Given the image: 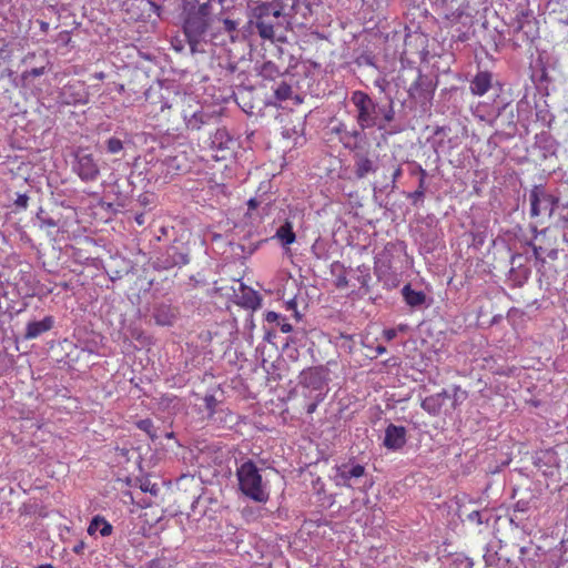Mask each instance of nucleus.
Segmentation results:
<instances>
[{
	"label": "nucleus",
	"mask_w": 568,
	"mask_h": 568,
	"mask_svg": "<svg viewBox=\"0 0 568 568\" xmlns=\"http://www.w3.org/2000/svg\"><path fill=\"white\" fill-rule=\"evenodd\" d=\"M300 378L302 395L306 399L304 408L308 415H312L318 404L325 399L326 394L323 388L327 379V369L324 366L310 367L301 373Z\"/></svg>",
	"instance_id": "nucleus-1"
},
{
	"label": "nucleus",
	"mask_w": 568,
	"mask_h": 568,
	"mask_svg": "<svg viewBox=\"0 0 568 568\" xmlns=\"http://www.w3.org/2000/svg\"><path fill=\"white\" fill-rule=\"evenodd\" d=\"M240 490L248 498L257 503H265L268 493L263 484L262 476L255 463L251 459L244 462L236 469Z\"/></svg>",
	"instance_id": "nucleus-2"
},
{
	"label": "nucleus",
	"mask_w": 568,
	"mask_h": 568,
	"mask_svg": "<svg viewBox=\"0 0 568 568\" xmlns=\"http://www.w3.org/2000/svg\"><path fill=\"white\" fill-rule=\"evenodd\" d=\"M254 24L258 36L264 40L274 41L275 29L281 26L283 4L280 1L262 2L253 9Z\"/></svg>",
	"instance_id": "nucleus-3"
},
{
	"label": "nucleus",
	"mask_w": 568,
	"mask_h": 568,
	"mask_svg": "<svg viewBox=\"0 0 568 568\" xmlns=\"http://www.w3.org/2000/svg\"><path fill=\"white\" fill-rule=\"evenodd\" d=\"M351 101L356 108L357 116L356 122L362 130L377 126L384 129L381 124L379 111L381 108L373 101V99L364 91L356 90L352 93Z\"/></svg>",
	"instance_id": "nucleus-4"
},
{
	"label": "nucleus",
	"mask_w": 568,
	"mask_h": 568,
	"mask_svg": "<svg viewBox=\"0 0 568 568\" xmlns=\"http://www.w3.org/2000/svg\"><path fill=\"white\" fill-rule=\"evenodd\" d=\"M558 231L550 227L537 233L531 243L536 260L542 263L546 258L556 260L558 257Z\"/></svg>",
	"instance_id": "nucleus-5"
},
{
	"label": "nucleus",
	"mask_w": 568,
	"mask_h": 568,
	"mask_svg": "<svg viewBox=\"0 0 568 568\" xmlns=\"http://www.w3.org/2000/svg\"><path fill=\"white\" fill-rule=\"evenodd\" d=\"M213 26L214 23L203 16L193 10L189 11L183 29L192 52L197 51V47L202 42L204 34L209 30H212Z\"/></svg>",
	"instance_id": "nucleus-6"
},
{
	"label": "nucleus",
	"mask_w": 568,
	"mask_h": 568,
	"mask_svg": "<svg viewBox=\"0 0 568 568\" xmlns=\"http://www.w3.org/2000/svg\"><path fill=\"white\" fill-rule=\"evenodd\" d=\"M172 104L162 88H150L145 92L144 113L154 120H169Z\"/></svg>",
	"instance_id": "nucleus-7"
},
{
	"label": "nucleus",
	"mask_w": 568,
	"mask_h": 568,
	"mask_svg": "<svg viewBox=\"0 0 568 568\" xmlns=\"http://www.w3.org/2000/svg\"><path fill=\"white\" fill-rule=\"evenodd\" d=\"M529 202L531 216H551L558 197L548 193L542 185H535L529 192Z\"/></svg>",
	"instance_id": "nucleus-8"
},
{
	"label": "nucleus",
	"mask_w": 568,
	"mask_h": 568,
	"mask_svg": "<svg viewBox=\"0 0 568 568\" xmlns=\"http://www.w3.org/2000/svg\"><path fill=\"white\" fill-rule=\"evenodd\" d=\"M514 32L521 33V40L527 42H532L538 37V21L531 10H521L516 14Z\"/></svg>",
	"instance_id": "nucleus-9"
},
{
	"label": "nucleus",
	"mask_w": 568,
	"mask_h": 568,
	"mask_svg": "<svg viewBox=\"0 0 568 568\" xmlns=\"http://www.w3.org/2000/svg\"><path fill=\"white\" fill-rule=\"evenodd\" d=\"M74 172L83 182H92L100 175V169L91 153L79 150L75 154Z\"/></svg>",
	"instance_id": "nucleus-10"
},
{
	"label": "nucleus",
	"mask_w": 568,
	"mask_h": 568,
	"mask_svg": "<svg viewBox=\"0 0 568 568\" xmlns=\"http://www.w3.org/2000/svg\"><path fill=\"white\" fill-rule=\"evenodd\" d=\"M234 140L226 129H217L210 138V149L215 151L213 159L216 161L224 160L227 152H231Z\"/></svg>",
	"instance_id": "nucleus-11"
},
{
	"label": "nucleus",
	"mask_w": 568,
	"mask_h": 568,
	"mask_svg": "<svg viewBox=\"0 0 568 568\" xmlns=\"http://www.w3.org/2000/svg\"><path fill=\"white\" fill-rule=\"evenodd\" d=\"M407 442V429L404 426L389 424L385 429L383 445L393 452L400 450Z\"/></svg>",
	"instance_id": "nucleus-12"
},
{
	"label": "nucleus",
	"mask_w": 568,
	"mask_h": 568,
	"mask_svg": "<svg viewBox=\"0 0 568 568\" xmlns=\"http://www.w3.org/2000/svg\"><path fill=\"white\" fill-rule=\"evenodd\" d=\"M182 116L186 130L190 131H200L205 124H209L212 119V115L201 108L193 111L183 109Z\"/></svg>",
	"instance_id": "nucleus-13"
},
{
	"label": "nucleus",
	"mask_w": 568,
	"mask_h": 568,
	"mask_svg": "<svg viewBox=\"0 0 568 568\" xmlns=\"http://www.w3.org/2000/svg\"><path fill=\"white\" fill-rule=\"evenodd\" d=\"M376 165L367 152L357 151L354 153V173L358 180L376 172Z\"/></svg>",
	"instance_id": "nucleus-14"
},
{
	"label": "nucleus",
	"mask_w": 568,
	"mask_h": 568,
	"mask_svg": "<svg viewBox=\"0 0 568 568\" xmlns=\"http://www.w3.org/2000/svg\"><path fill=\"white\" fill-rule=\"evenodd\" d=\"M239 23L229 18L216 17L215 24L212 27L211 38L215 40L221 34H225L230 40L234 41L237 32Z\"/></svg>",
	"instance_id": "nucleus-15"
},
{
	"label": "nucleus",
	"mask_w": 568,
	"mask_h": 568,
	"mask_svg": "<svg viewBox=\"0 0 568 568\" xmlns=\"http://www.w3.org/2000/svg\"><path fill=\"white\" fill-rule=\"evenodd\" d=\"M183 158L180 155L168 156L160 162V170L163 173V181L168 182L173 175L180 174L185 171L182 163Z\"/></svg>",
	"instance_id": "nucleus-16"
},
{
	"label": "nucleus",
	"mask_w": 568,
	"mask_h": 568,
	"mask_svg": "<svg viewBox=\"0 0 568 568\" xmlns=\"http://www.w3.org/2000/svg\"><path fill=\"white\" fill-rule=\"evenodd\" d=\"M493 74L488 71H479L470 81V92L474 95L481 97L491 88Z\"/></svg>",
	"instance_id": "nucleus-17"
},
{
	"label": "nucleus",
	"mask_w": 568,
	"mask_h": 568,
	"mask_svg": "<svg viewBox=\"0 0 568 568\" xmlns=\"http://www.w3.org/2000/svg\"><path fill=\"white\" fill-rule=\"evenodd\" d=\"M446 398H448V393L444 389L437 394L425 397L422 400L420 406L428 414L437 416L440 413Z\"/></svg>",
	"instance_id": "nucleus-18"
},
{
	"label": "nucleus",
	"mask_w": 568,
	"mask_h": 568,
	"mask_svg": "<svg viewBox=\"0 0 568 568\" xmlns=\"http://www.w3.org/2000/svg\"><path fill=\"white\" fill-rule=\"evenodd\" d=\"M336 471L337 485L349 486L348 481L352 478H359L365 474V467L359 464L353 465L352 467L342 465L337 467Z\"/></svg>",
	"instance_id": "nucleus-19"
},
{
	"label": "nucleus",
	"mask_w": 568,
	"mask_h": 568,
	"mask_svg": "<svg viewBox=\"0 0 568 568\" xmlns=\"http://www.w3.org/2000/svg\"><path fill=\"white\" fill-rule=\"evenodd\" d=\"M196 4L197 6L192 8L191 10L203 16L204 18L209 19L211 22L215 24L216 17L219 16L215 12V7H217L221 10L222 0H196Z\"/></svg>",
	"instance_id": "nucleus-20"
},
{
	"label": "nucleus",
	"mask_w": 568,
	"mask_h": 568,
	"mask_svg": "<svg viewBox=\"0 0 568 568\" xmlns=\"http://www.w3.org/2000/svg\"><path fill=\"white\" fill-rule=\"evenodd\" d=\"M53 326L52 316H45L42 321H34L27 324L24 337L27 339H33L41 334L50 331Z\"/></svg>",
	"instance_id": "nucleus-21"
},
{
	"label": "nucleus",
	"mask_w": 568,
	"mask_h": 568,
	"mask_svg": "<svg viewBox=\"0 0 568 568\" xmlns=\"http://www.w3.org/2000/svg\"><path fill=\"white\" fill-rule=\"evenodd\" d=\"M153 317L159 326H172L176 318V312L170 305H160L154 310Z\"/></svg>",
	"instance_id": "nucleus-22"
},
{
	"label": "nucleus",
	"mask_w": 568,
	"mask_h": 568,
	"mask_svg": "<svg viewBox=\"0 0 568 568\" xmlns=\"http://www.w3.org/2000/svg\"><path fill=\"white\" fill-rule=\"evenodd\" d=\"M334 131L339 135V141L347 149L354 150L357 148V140L361 136V132L358 130H347L346 125L341 123L338 126L334 129Z\"/></svg>",
	"instance_id": "nucleus-23"
},
{
	"label": "nucleus",
	"mask_w": 568,
	"mask_h": 568,
	"mask_svg": "<svg viewBox=\"0 0 568 568\" xmlns=\"http://www.w3.org/2000/svg\"><path fill=\"white\" fill-rule=\"evenodd\" d=\"M112 530V525L100 515L94 516L88 527L89 535H94L99 531V534L103 537L110 536Z\"/></svg>",
	"instance_id": "nucleus-24"
},
{
	"label": "nucleus",
	"mask_w": 568,
	"mask_h": 568,
	"mask_svg": "<svg viewBox=\"0 0 568 568\" xmlns=\"http://www.w3.org/2000/svg\"><path fill=\"white\" fill-rule=\"evenodd\" d=\"M275 236L284 246L293 244L296 241V235L293 231L292 222L286 220L284 224L277 229Z\"/></svg>",
	"instance_id": "nucleus-25"
},
{
	"label": "nucleus",
	"mask_w": 568,
	"mask_h": 568,
	"mask_svg": "<svg viewBox=\"0 0 568 568\" xmlns=\"http://www.w3.org/2000/svg\"><path fill=\"white\" fill-rule=\"evenodd\" d=\"M402 294L405 302L413 307L422 305L426 300V295L422 291L413 290L409 284L403 287Z\"/></svg>",
	"instance_id": "nucleus-26"
},
{
	"label": "nucleus",
	"mask_w": 568,
	"mask_h": 568,
	"mask_svg": "<svg viewBox=\"0 0 568 568\" xmlns=\"http://www.w3.org/2000/svg\"><path fill=\"white\" fill-rule=\"evenodd\" d=\"M241 305L251 310H256L257 307H260L261 297L258 293L251 288L242 287Z\"/></svg>",
	"instance_id": "nucleus-27"
},
{
	"label": "nucleus",
	"mask_w": 568,
	"mask_h": 568,
	"mask_svg": "<svg viewBox=\"0 0 568 568\" xmlns=\"http://www.w3.org/2000/svg\"><path fill=\"white\" fill-rule=\"evenodd\" d=\"M424 79L423 75L419 73L416 80L410 84L408 89V94L410 98L415 100H422L427 99L428 93L426 90H424Z\"/></svg>",
	"instance_id": "nucleus-28"
},
{
	"label": "nucleus",
	"mask_w": 568,
	"mask_h": 568,
	"mask_svg": "<svg viewBox=\"0 0 568 568\" xmlns=\"http://www.w3.org/2000/svg\"><path fill=\"white\" fill-rule=\"evenodd\" d=\"M332 273L335 275V286L339 290L346 288L348 286V280L346 276V271L343 264L335 263L332 266Z\"/></svg>",
	"instance_id": "nucleus-29"
},
{
	"label": "nucleus",
	"mask_w": 568,
	"mask_h": 568,
	"mask_svg": "<svg viewBox=\"0 0 568 568\" xmlns=\"http://www.w3.org/2000/svg\"><path fill=\"white\" fill-rule=\"evenodd\" d=\"M274 94L276 100L278 101H286L292 98L293 90L290 84L286 82H281L277 88L274 90Z\"/></svg>",
	"instance_id": "nucleus-30"
},
{
	"label": "nucleus",
	"mask_w": 568,
	"mask_h": 568,
	"mask_svg": "<svg viewBox=\"0 0 568 568\" xmlns=\"http://www.w3.org/2000/svg\"><path fill=\"white\" fill-rule=\"evenodd\" d=\"M136 427L144 432L152 440H154L158 437L153 422L150 418L136 422Z\"/></svg>",
	"instance_id": "nucleus-31"
},
{
	"label": "nucleus",
	"mask_w": 568,
	"mask_h": 568,
	"mask_svg": "<svg viewBox=\"0 0 568 568\" xmlns=\"http://www.w3.org/2000/svg\"><path fill=\"white\" fill-rule=\"evenodd\" d=\"M123 150V142L115 136H112L106 140V151L110 154L120 153Z\"/></svg>",
	"instance_id": "nucleus-32"
},
{
	"label": "nucleus",
	"mask_w": 568,
	"mask_h": 568,
	"mask_svg": "<svg viewBox=\"0 0 568 568\" xmlns=\"http://www.w3.org/2000/svg\"><path fill=\"white\" fill-rule=\"evenodd\" d=\"M426 192V183L423 181V179H419L417 189L409 194V199L413 200L415 203L417 200H422Z\"/></svg>",
	"instance_id": "nucleus-33"
},
{
	"label": "nucleus",
	"mask_w": 568,
	"mask_h": 568,
	"mask_svg": "<svg viewBox=\"0 0 568 568\" xmlns=\"http://www.w3.org/2000/svg\"><path fill=\"white\" fill-rule=\"evenodd\" d=\"M379 114L383 115V119L381 120V124L386 126L387 123L392 122L394 120V110L393 106L389 105L387 109H382L379 111Z\"/></svg>",
	"instance_id": "nucleus-34"
},
{
	"label": "nucleus",
	"mask_w": 568,
	"mask_h": 568,
	"mask_svg": "<svg viewBox=\"0 0 568 568\" xmlns=\"http://www.w3.org/2000/svg\"><path fill=\"white\" fill-rule=\"evenodd\" d=\"M283 317L276 313V312H273V311H270L265 314V321L267 323H280V321L282 320Z\"/></svg>",
	"instance_id": "nucleus-35"
},
{
	"label": "nucleus",
	"mask_w": 568,
	"mask_h": 568,
	"mask_svg": "<svg viewBox=\"0 0 568 568\" xmlns=\"http://www.w3.org/2000/svg\"><path fill=\"white\" fill-rule=\"evenodd\" d=\"M28 202H29V197L26 195V194H20L18 195L14 204L18 206V207H21V209H27L28 206Z\"/></svg>",
	"instance_id": "nucleus-36"
},
{
	"label": "nucleus",
	"mask_w": 568,
	"mask_h": 568,
	"mask_svg": "<svg viewBox=\"0 0 568 568\" xmlns=\"http://www.w3.org/2000/svg\"><path fill=\"white\" fill-rule=\"evenodd\" d=\"M402 174H403V170H402V166L398 164V165H396V168L394 169V171L392 173V185H393V187L395 186L396 182L399 180Z\"/></svg>",
	"instance_id": "nucleus-37"
},
{
	"label": "nucleus",
	"mask_w": 568,
	"mask_h": 568,
	"mask_svg": "<svg viewBox=\"0 0 568 568\" xmlns=\"http://www.w3.org/2000/svg\"><path fill=\"white\" fill-rule=\"evenodd\" d=\"M205 405H206V408L210 410V414H213L215 405H216L215 397L213 395L206 396L205 397Z\"/></svg>",
	"instance_id": "nucleus-38"
},
{
	"label": "nucleus",
	"mask_w": 568,
	"mask_h": 568,
	"mask_svg": "<svg viewBox=\"0 0 568 568\" xmlns=\"http://www.w3.org/2000/svg\"><path fill=\"white\" fill-rule=\"evenodd\" d=\"M278 325L283 333H290L293 329V326L284 317L280 321Z\"/></svg>",
	"instance_id": "nucleus-39"
},
{
	"label": "nucleus",
	"mask_w": 568,
	"mask_h": 568,
	"mask_svg": "<svg viewBox=\"0 0 568 568\" xmlns=\"http://www.w3.org/2000/svg\"><path fill=\"white\" fill-rule=\"evenodd\" d=\"M468 519L470 521H476L477 524H481V515L478 510H474L468 515Z\"/></svg>",
	"instance_id": "nucleus-40"
},
{
	"label": "nucleus",
	"mask_w": 568,
	"mask_h": 568,
	"mask_svg": "<svg viewBox=\"0 0 568 568\" xmlns=\"http://www.w3.org/2000/svg\"><path fill=\"white\" fill-rule=\"evenodd\" d=\"M415 172H417L419 175V179H423V181L425 182L427 172L425 169H423V166L420 164L416 165L415 171H413L412 174H414Z\"/></svg>",
	"instance_id": "nucleus-41"
},
{
	"label": "nucleus",
	"mask_w": 568,
	"mask_h": 568,
	"mask_svg": "<svg viewBox=\"0 0 568 568\" xmlns=\"http://www.w3.org/2000/svg\"><path fill=\"white\" fill-rule=\"evenodd\" d=\"M44 71H45L44 67L33 68L30 71H28V74L31 77H40V75L44 74Z\"/></svg>",
	"instance_id": "nucleus-42"
},
{
	"label": "nucleus",
	"mask_w": 568,
	"mask_h": 568,
	"mask_svg": "<svg viewBox=\"0 0 568 568\" xmlns=\"http://www.w3.org/2000/svg\"><path fill=\"white\" fill-rule=\"evenodd\" d=\"M384 337L386 341H392L396 337V331L394 328H388L384 331Z\"/></svg>",
	"instance_id": "nucleus-43"
},
{
	"label": "nucleus",
	"mask_w": 568,
	"mask_h": 568,
	"mask_svg": "<svg viewBox=\"0 0 568 568\" xmlns=\"http://www.w3.org/2000/svg\"><path fill=\"white\" fill-rule=\"evenodd\" d=\"M83 548H84V542H82V541H81L80 544H78V545H75V546L73 547V551H74L75 554H81V551L83 550Z\"/></svg>",
	"instance_id": "nucleus-44"
},
{
	"label": "nucleus",
	"mask_w": 568,
	"mask_h": 568,
	"mask_svg": "<svg viewBox=\"0 0 568 568\" xmlns=\"http://www.w3.org/2000/svg\"><path fill=\"white\" fill-rule=\"evenodd\" d=\"M60 37H61L62 41H63L65 44H68V43L70 42V40H71V38H70V36H69V33H68V32H62V33H60Z\"/></svg>",
	"instance_id": "nucleus-45"
},
{
	"label": "nucleus",
	"mask_w": 568,
	"mask_h": 568,
	"mask_svg": "<svg viewBox=\"0 0 568 568\" xmlns=\"http://www.w3.org/2000/svg\"><path fill=\"white\" fill-rule=\"evenodd\" d=\"M247 205H248V209L251 210H254L257 207V201L255 199H251L248 202H247Z\"/></svg>",
	"instance_id": "nucleus-46"
},
{
	"label": "nucleus",
	"mask_w": 568,
	"mask_h": 568,
	"mask_svg": "<svg viewBox=\"0 0 568 568\" xmlns=\"http://www.w3.org/2000/svg\"><path fill=\"white\" fill-rule=\"evenodd\" d=\"M94 78L98 80H103L105 78V74H104V72H97L94 74Z\"/></svg>",
	"instance_id": "nucleus-47"
},
{
	"label": "nucleus",
	"mask_w": 568,
	"mask_h": 568,
	"mask_svg": "<svg viewBox=\"0 0 568 568\" xmlns=\"http://www.w3.org/2000/svg\"><path fill=\"white\" fill-rule=\"evenodd\" d=\"M135 220H136V223H138L139 225H142V224H143V215H139V216H136V217H135Z\"/></svg>",
	"instance_id": "nucleus-48"
},
{
	"label": "nucleus",
	"mask_w": 568,
	"mask_h": 568,
	"mask_svg": "<svg viewBox=\"0 0 568 568\" xmlns=\"http://www.w3.org/2000/svg\"><path fill=\"white\" fill-rule=\"evenodd\" d=\"M85 102H87V100L82 99V98H78V99L73 100V103H85Z\"/></svg>",
	"instance_id": "nucleus-49"
},
{
	"label": "nucleus",
	"mask_w": 568,
	"mask_h": 568,
	"mask_svg": "<svg viewBox=\"0 0 568 568\" xmlns=\"http://www.w3.org/2000/svg\"><path fill=\"white\" fill-rule=\"evenodd\" d=\"M45 223L49 225V226H55V222L53 220H48L45 221Z\"/></svg>",
	"instance_id": "nucleus-50"
},
{
	"label": "nucleus",
	"mask_w": 568,
	"mask_h": 568,
	"mask_svg": "<svg viewBox=\"0 0 568 568\" xmlns=\"http://www.w3.org/2000/svg\"><path fill=\"white\" fill-rule=\"evenodd\" d=\"M40 568H55L54 566H52L51 564H45V565H41L39 566Z\"/></svg>",
	"instance_id": "nucleus-51"
},
{
	"label": "nucleus",
	"mask_w": 568,
	"mask_h": 568,
	"mask_svg": "<svg viewBox=\"0 0 568 568\" xmlns=\"http://www.w3.org/2000/svg\"><path fill=\"white\" fill-rule=\"evenodd\" d=\"M377 351H378V353H384L386 351V348L383 346H378Z\"/></svg>",
	"instance_id": "nucleus-52"
},
{
	"label": "nucleus",
	"mask_w": 568,
	"mask_h": 568,
	"mask_svg": "<svg viewBox=\"0 0 568 568\" xmlns=\"http://www.w3.org/2000/svg\"><path fill=\"white\" fill-rule=\"evenodd\" d=\"M301 102H302V99H300V97H298V95H296V97H295V103H296V104H300Z\"/></svg>",
	"instance_id": "nucleus-53"
},
{
	"label": "nucleus",
	"mask_w": 568,
	"mask_h": 568,
	"mask_svg": "<svg viewBox=\"0 0 568 568\" xmlns=\"http://www.w3.org/2000/svg\"><path fill=\"white\" fill-rule=\"evenodd\" d=\"M124 90V85L121 84L120 88H119V91H123Z\"/></svg>",
	"instance_id": "nucleus-54"
},
{
	"label": "nucleus",
	"mask_w": 568,
	"mask_h": 568,
	"mask_svg": "<svg viewBox=\"0 0 568 568\" xmlns=\"http://www.w3.org/2000/svg\"><path fill=\"white\" fill-rule=\"evenodd\" d=\"M47 24L45 22H42V29H45Z\"/></svg>",
	"instance_id": "nucleus-55"
},
{
	"label": "nucleus",
	"mask_w": 568,
	"mask_h": 568,
	"mask_svg": "<svg viewBox=\"0 0 568 568\" xmlns=\"http://www.w3.org/2000/svg\"><path fill=\"white\" fill-rule=\"evenodd\" d=\"M47 24L45 22H42V29H45Z\"/></svg>",
	"instance_id": "nucleus-56"
},
{
	"label": "nucleus",
	"mask_w": 568,
	"mask_h": 568,
	"mask_svg": "<svg viewBox=\"0 0 568 568\" xmlns=\"http://www.w3.org/2000/svg\"><path fill=\"white\" fill-rule=\"evenodd\" d=\"M37 568H40V567H37Z\"/></svg>",
	"instance_id": "nucleus-57"
}]
</instances>
